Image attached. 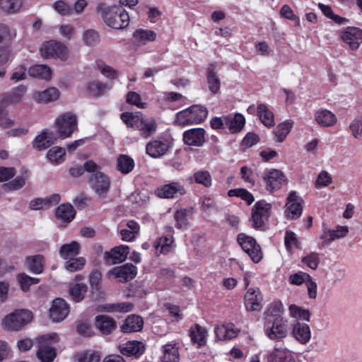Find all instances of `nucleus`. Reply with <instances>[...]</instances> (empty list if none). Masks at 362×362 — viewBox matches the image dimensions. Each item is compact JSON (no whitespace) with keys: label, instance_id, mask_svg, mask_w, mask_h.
Masks as SVG:
<instances>
[{"label":"nucleus","instance_id":"1a4fd4ad","mask_svg":"<svg viewBox=\"0 0 362 362\" xmlns=\"http://www.w3.org/2000/svg\"><path fill=\"white\" fill-rule=\"evenodd\" d=\"M77 117L71 112H66L59 116L55 120L59 137L62 139L70 137L77 129Z\"/></svg>","mask_w":362,"mask_h":362},{"label":"nucleus","instance_id":"e433bc0d","mask_svg":"<svg viewBox=\"0 0 362 362\" xmlns=\"http://www.w3.org/2000/svg\"><path fill=\"white\" fill-rule=\"evenodd\" d=\"M28 74L33 77L49 80L52 76V70L46 65H34L29 68Z\"/></svg>","mask_w":362,"mask_h":362},{"label":"nucleus","instance_id":"dca6fc26","mask_svg":"<svg viewBox=\"0 0 362 362\" xmlns=\"http://www.w3.org/2000/svg\"><path fill=\"white\" fill-rule=\"evenodd\" d=\"M110 274L115 278L119 279L120 281L127 282L133 279L136 276L137 269L132 264L127 263L112 268Z\"/></svg>","mask_w":362,"mask_h":362},{"label":"nucleus","instance_id":"7ed1b4c3","mask_svg":"<svg viewBox=\"0 0 362 362\" xmlns=\"http://www.w3.org/2000/svg\"><path fill=\"white\" fill-rule=\"evenodd\" d=\"M121 119L128 127L139 130L144 138L149 137L156 131L155 120L145 118L141 112H124L121 115Z\"/></svg>","mask_w":362,"mask_h":362},{"label":"nucleus","instance_id":"bf43d9fd","mask_svg":"<svg viewBox=\"0 0 362 362\" xmlns=\"http://www.w3.org/2000/svg\"><path fill=\"white\" fill-rule=\"evenodd\" d=\"M26 178L23 176H18L16 178L3 185L6 190H18L21 189L25 184Z\"/></svg>","mask_w":362,"mask_h":362},{"label":"nucleus","instance_id":"f8f14e48","mask_svg":"<svg viewBox=\"0 0 362 362\" xmlns=\"http://www.w3.org/2000/svg\"><path fill=\"white\" fill-rule=\"evenodd\" d=\"M40 54L43 58H59L65 61L68 58V49L62 42L51 40L41 46Z\"/></svg>","mask_w":362,"mask_h":362},{"label":"nucleus","instance_id":"4d7b16f0","mask_svg":"<svg viewBox=\"0 0 362 362\" xmlns=\"http://www.w3.org/2000/svg\"><path fill=\"white\" fill-rule=\"evenodd\" d=\"M18 281L23 291H27L31 285L37 284L39 282L38 279L30 277L25 274H20L18 276Z\"/></svg>","mask_w":362,"mask_h":362},{"label":"nucleus","instance_id":"c85d7f7f","mask_svg":"<svg viewBox=\"0 0 362 362\" xmlns=\"http://www.w3.org/2000/svg\"><path fill=\"white\" fill-rule=\"evenodd\" d=\"M292 334L294 338L300 344H307L311 337L310 327L304 323L297 322L292 329Z\"/></svg>","mask_w":362,"mask_h":362},{"label":"nucleus","instance_id":"680f3d73","mask_svg":"<svg viewBox=\"0 0 362 362\" xmlns=\"http://www.w3.org/2000/svg\"><path fill=\"white\" fill-rule=\"evenodd\" d=\"M284 241L286 249L288 251H291L293 246H295L297 248L300 247V243L298 242L296 234L292 231L286 232Z\"/></svg>","mask_w":362,"mask_h":362},{"label":"nucleus","instance_id":"69168bd1","mask_svg":"<svg viewBox=\"0 0 362 362\" xmlns=\"http://www.w3.org/2000/svg\"><path fill=\"white\" fill-rule=\"evenodd\" d=\"M310 275L304 272H298L292 274L289 276V282L291 284L300 286L303 283H306V281L309 279Z\"/></svg>","mask_w":362,"mask_h":362},{"label":"nucleus","instance_id":"de8ad7c7","mask_svg":"<svg viewBox=\"0 0 362 362\" xmlns=\"http://www.w3.org/2000/svg\"><path fill=\"white\" fill-rule=\"evenodd\" d=\"M133 37L139 43L145 45L148 42L154 41L156 34L153 30L139 29L134 33Z\"/></svg>","mask_w":362,"mask_h":362},{"label":"nucleus","instance_id":"774afa93","mask_svg":"<svg viewBox=\"0 0 362 362\" xmlns=\"http://www.w3.org/2000/svg\"><path fill=\"white\" fill-rule=\"evenodd\" d=\"M127 102L129 104L134 105L138 107L144 108L146 103L141 102V96L139 93L131 91L128 93L127 96Z\"/></svg>","mask_w":362,"mask_h":362},{"label":"nucleus","instance_id":"20e7f679","mask_svg":"<svg viewBox=\"0 0 362 362\" xmlns=\"http://www.w3.org/2000/svg\"><path fill=\"white\" fill-rule=\"evenodd\" d=\"M16 37V31L15 29H11L4 24L0 25V78H4L6 75V71L4 66L11 58L9 47Z\"/></svg>","mask_w":362,"mask_h":362},{"label":"nucleus","instance_id":"c03bdc74","mask_svg":"<svg viewBox=\"0 0 362 362\" xmlns=\"http://www.w3.org/2000/svg\"><path fill=\"white\" fill-rule=\"evenodd\" d=\"M134 167V160L127 155H120L117 160V169L123 174L131 172Z\"/></svg>","mask_w":362,"mask_h":362},{"label":"nucleus","instance_id":"a19ab883","mask_svg":"<svg viewBox=\"0 0 362 362\" xmlns=\"http://www.w3.org/2000/svg\"><path fill=\"white\" fill-rule=\"evenodd\" d=\"M24 0H0V9L7 13L13 14L18 12Z\"/></svg>","mask_w":362,"mask_h":362},{"label":"nucleus","instance_id":"4c0bfd02","mask_svg":"<svg viewBox=\"0 0 362 362\" xmlns=\"http://www.w3.org/2000/svg\"><path fill=\"white\" fill-rule=\"evenodd\" d=\"M26 263L29 269L35 274H40L44 269V257L40 255L28 257Z\"/></svg>","mask_w":362,"mask_h":362},{"label":"nucleus","instance_id":"6ab92c4d","mask_svg":"<svg viewBox=\"0 0 362 362\" xmlns=\"http://www.w3.org/2000/svg\"><path fill=\"white\" fill-rule=\"evenodd\" d=\"M183 141L188 146H202L205 142V130L202 128H194L185 131L183 134Z\"/></svg>","mask_w":362,"mask_h":362},{"label":"nucleus","instance_id":"6e6552de","mask_svg":"<svg viewBox=\"0 0 362 362\" xmlns=\"http://www.w3.org/2000/svg\"><path fill=\"white\" fill-rule=\"evenodd\" d=\"M33 317L32 313L27 310H17L6 316L3 327L8 331H18L29 323Z\"/></svg>","mask_w":362,"mask_h":362},{"label":"nucleus","instance_id":"cd10ccee","mask_svg":"<svg viewBox=\"0 0 362 362\" xmlns=\"http://www.w3.org/2000/svg\"><path fill=\"white\" fill-rule=\"evenodd\" d=\"M144 321L139 315H129L121 327V331L124 333L139 332L142 329Z\"/></svg>","mask_w":362,"mask_h":362},{"label":"nucleus","instance_id":"4be33fe9","mask_svg":"<svg viewBox=\"0 0 362 362\" xmlns=\"http://www.w3.org/2000/svg\"><path fill=\"white\" fill-rule=\"evenodd\" d=\"M186 193L184 187L178 182H171L163 185L157 189L159 197L171 199Z\"/></svg>","mask_w":362,"mask_h":362},{"label":"nucleus","instance_id":"c756f323","mask_svg":"<svg viewBox=\"0 0 362 362\" xmlns=\"http://www.w3.org/2000/svg\"><path fill=\"white\" fill-rule=\"evenodd\" d=\"M216 65L210 64L206 72V84L213 94H217L221 88V80L215 71Z\"/></svg>","mask_w":362,"mask_h":362},{"label":"nucleus","instance_id":"bb28decb","mask_svg":"<svg viewBox=\"0 0 362 362\" xmlns=\"http://www.w3.org/2000/svg\"><path fill=\"white\" fill-rule=\"evenodd\" d=\"M267 362H296L293 354L286 349L274 348L267 356Z\"/></svg>","mask_w":362,"mask_h":362},{"label":"nucleus","instance_id":"58836bf2","mask_svg":"<svg viewBox=\"0 0 362 362\" xmlns=\"http://www.w3.org/2000/svg\"><path fill=\"white\" fill-rule=\"evenodd\" d=\"M225 120L226 126L228 127L231 133L239 132L245 124V118L240 114H236L233 119L225 117Z\"/></svg>","mask_w":362,"mask_h":362},{"label":"nucleus","instance_id":"412c9836","mask_svg":"<svg viewBox=\"0 0 362 362\" xmlns=\"http://www.w3.org/2000/svg\"><path fill=\"white\" fill-rule=\"evenodd\" d=\"M95 326L103 335H110L117 329V322L111 317L100 315L95 318Z\"/></svg>","mask_w":362,"mask_h":362},{"label":"nucleus","instance_id":"79ce46f5","mask_svg":"<svg viewBox=\"0 0 362 362\" xmlns=\"http://www.w3.org/2000/svg\"><path fill=\"white\" fill-rule=\"evenodd\" d=\"M98 168L99 165H98L94 161L88 160L83 166H75L70 168L69 172L72 177H78L82 175L85 171L89 173L95 172Z\"/></svg>","mask_w":362,"mask_h":362},{"label":"nucleus","instance_id":"72a5a7b5","mask_svg":"<svg viewBox=\"0 0 362 362\" xmlns=\"http://www.w3.org/2000/svg\"><path fill=\"white\" fill-rule=\"evenodd\" d=\"M86 88L91 95L99 97L110 90L112 88V86L98 81H93L87 84Z\"/></svg>","mask_w":362,"mask_h":362},{"label":"nucleus","instance_id":"4468645a","mask_svg":"<svg viewBox=\"0 0 362 362\" xmlns=\"http://www.w3.org/2000/svg\"><path fill=\"white\" fill-rule=\"evenodd\" d=\"M303 204V199L297 195L294 191L291 192L288 198L286 204V216L290 219H296L299 218L302 214Z\"/></svg>","mask_w":362,"mask_h":362},{"label":"nucleus","instance_id":"ea45409f","mask_svg":"<svg viewBox=\"0 0 362 362\" xmlns=\"http://www.w3.org/2000/svg\"><path fill=\"white\" fill-rule=\"evenodd\" d=\"M192 214V209H182L177 210L174 214V218L176 221V228L179 229H186L189 226V222L187 216Z\"/></svg>","mask_w":362,"mask_h":362},{"label":"nucleus","instance_id":"a211bd4d","mask_svg":"<svg viewBox=\"0 0 362 362\" xmlns=\"http://www.w3.org/2000/svg\"><path fill=\"white\" fill-rule=\"evenodd\" d=\"M69 306L62 298H57L49 308V317L54 322L64 320L69 313Z\"/></svg>","mask_w":362,"mask_h":362},{"label":"nucleus","instance_id":"09e8293b","mask_svg":"<svg viewBox=\"0 0 362 362\" xmlns=\"http://www.w3.org/2000/svg\"><path fill=\"white\" fill-rule=\"evenodd\" d=\"M88 291V286L85 284H76L69 290V294L75 302H80L84 298Z\"/></svg>","mask_w":362,"mask_h":362},{"label":"nucleus","instance_id":"b1692460","mask_svg":"<svg viewBox=\"0 0 362 362\" xmlns=\"http://www.w3.org/2000/svg\"><path fill=\"white\" fill-rule=\"evenodd\" d=\"M349 231V230L347 226H337L334 229L325 230L320 236V238L323 240L322 246L325 247L332 241L346 237Z\"/></svg>","mask_w":362,"mask_h":362},{"label":"nucleus","instance_id":"2f4dec72","mask_svg":"<svg viewBox=\"0 0 362 362\" xmlns=\"http://www.w3.org/2000/svg\"><path fill=\"white\" fill-rule=\"evenodd\" d=\"M315 120L322 127H332L337 123V119L334 113L327 110H320L315 112Z\"/></svg>","mask_w":362,"mask_h":362},{"label":"nucleus","instance_id":"ddd939ff","mask_svg":"<svg viewBox=\"0 0 362 362\" xmlns=\"http://www.w3.org/2000/svg\"><path fill=\"white\" fill-rule=\"evenodd\" d=\"M263 180L268 191L273 192L279 189L286 182L283 173L276 169L267 170L264 173Z\"/></svg>","mask_w":362,"mask_h":362},{"label":"nucleus","instance_id":"7c9ffc66","mask_svg":"<svg viewBox=\"0 0 362 362\" xmlns=\"http://www.w3.org/2000/svg\"><path fill=\"white\" fill-rule=\"evenodd\" d=\"M60 93L56 88H49L43 91L35 92L33 99L37 103H48L57 100L59 98Z\"/></svg>","mask_w":362,"mask_h":362},{"label":"nucleus","instance_id":"338daca9","mask_svg":"<svg viewBox=\"0 0 362 362\" xmlns=\"http://www.w3.org/2000/svg\"><path fill=\"white\" fill-rule=\"evenodd\" d=\"M349 128L355 138L361 136L362 135V115L354 119L350 124Z\"/></svg>","mask_w":362,"mask_h":362},{"label":"nucleus","instance_id":"a878e982","mask_svg":"<svg viewBox=\"0 0 362 362\" xmlns=\"http://www.w3.org/2000/svg\"><path fill=\"white\" fill-rule=\"evenodd\" d=\"M120 352L127 356H134L138 357L141 355L145 349L144 344L138 341H129L119 346Z\"/></svg>","mask_w":362,"mask_h":362},{"label":"nucleus","instance_id":"9b49d317","mask_svg":"<svg viewBox=\"0 0 362 362\" xmlns=\"http://www.w3.org/2000/svg\"><path fill=\"white\" fill-rule=\"evenodd\" d=\"M237 240L253 262L258 263L261 261L262 252L260 245L257 243L255 238L244 233H240L237 237Z\"/></svg>","mask_w":362,"mask_h":362},{"label":"nucleus","instance_id":"0eeeda50","mask_svg":"<svg viewBox=\"0 0 362 362\" xmlns=\"http://www.w3.org/2000/svg\"><path fill=\"white\" fill-rule=\"evenodd\" d=\"M272 206L264 200L255 203L252 209V214L250 221L255 229L261 230H266V222L268 221L271 214Z\"/></svg>","mask_w":362,"mask_h":362},{"label":"nucleus","instance_id":"a18cd8bd","mask_svg":"<svg viewBox=\"0 0 362 362\" xmlns=\"http://www.w3.org/2000/svg\"><path fill=\"white\" fill-rule=\"evenodd\" d=\"M284 312V306L281 301H274L269 304L264 313V320H274L282 317L280 314Z\"/></svg>","mask_w":362,"mask_h":362},{"label":"nucleus","instance_id":"3c124183","mask_svg":"<svg viewBox=\"0 0 362 362\" xmlns=\"http://www.w3.org/2000/svg\"><path fill=\"white\" fill-rule=\"evenodd\" d=\"M65 149L59 146L51 148L47 153V158L52 163H58L64 160Z\"/></svg>","mask_w":362,"mask_h":362},{"label":"nucleus","instance_id":"2eb2a0df","mask_svg":"<svg viewBox=\"0 0 362 362\" xmlns=\"http://www.w3.org/2000/svg\"><path fill=\"white\" fill-rule=\"evenodd\" d=\"M26 92L27 87L25 85H19L13 88L10 92L5 93L1 95V106L6 107L9 105L20 103Z\"/></svg>","mask_w":362,"mask_h":362},{"label":"nucleus","instance_id":"8fccbe9b","mask_svg":"<svg viewBox=\"0 0 362 362\" xmlns=\"http://www.w3.org/2000/svg\"><path fill=\"white\" fill-rule=\"evenodd\" d=\"M82 38L83 42L88 47H95L100 42V35L93 29L86 30Z\"/></svg>","mask_w":362,"mask_h":362},{"label":"nucleus","instance_id":"f704fd0d","mask_svg":"<svg viewBox=\"0 0 362 362\" xmlns=\"http://www.w3.org/2000/svg\"><path fill=\"white\" fill-rule=\"evenodd\" d=\"M206 329L198 324H196L190 330L191 339L193 343L198 344V347H201L206 344Z\"/></svg>","mask_w":362,"mask_h":362},{"label":"nucleus","instance_id":"6e6d98bb","mask_svg":"<svg viewBox=\"0 0 362 362\" xmlns=\"http://www.w3.org/2000/svg\"><path fill=\"white\" fill-rule=\"evenodd\" d=\"M163 360L164 362H173L178 357V350L175 346L165 345L163 346Z\"/></svg>","mask_w":362,"mask_h":362},{"label":"nucleus","instance_id":"864d4df0","mask_svg":"<svg viewBox=\"0 0 362 362\" xmlns=\"http://www.w3.org/2000/svg\"><path fill=\"white\" fill-rule=\"evenodd\" d=\"M194 179L198 184L202 185L206 187L211 185V177L209 173L206 170H199L194 174Z\"/></svg>","mask_w":362,"mask_h":362},{"label":"nucleus","instance_id":"c9c22d12","mask_svg":"<svg viewBox=\"0 0 362 362\" xmlns=\"http://www.w3.org/2000/svg\"><path fill=\"white\" fill-rule=\"evenodd\" d=\"M80 245L73 241L69 244L63 245L59 249L60 256L64 259L76 257L79 254Z\"/></svg>","mask_w":362,"mask_h":362},{"label":"nucleus","instance_id":"0e129e2a","mask_svg":"<svg viewBox=\"0 0 362 362\" xmlns=\"http://www.w3.org/2000/svg\"><path fill=\"white\" fill-rule=\"evenodd\" d=\"M102 274L97 270H93L89 276V283L93 290L99 291L100 289Z\"/></svg>","mask_w":362,"mask_h":362},{"label":"nucleus","instance_id":"393cba45","mask_svg":"<svg viewBox=\"0 0 362 362\" xmlns=\"http://www.w3.org/2000/svg\"><path fill=\"white\" fill-rule=\"evenodd\" d=\"M169 148L170 146L167 141L155 140L147 144L146 151L152 158H159L165 155Z\"/></svg>","mask_w":362,"mask_h":362},{"label":"nucleus","instance_id":"603ef678","mask_svg":"<svg viewBox=\"0 0 362 362\" xmlns=\"http://www.w3.org/2000/svg\"><path fill=\"white\" fill-rule=\"evenodd\" d=\"M288 310L291 317L305 321L310 320V313L308 310L303 309L294 304L291 305Z\"/></svg>","mask_w":362,"mask_h":362},{"label":"nucleus","instance_id":"423d86ee","mask_svg":"<svg viewBox=\"0 0 362 362\" xmlns=\"http://www.w3.org/2000/svg\"><path fill=\"white\" fill-rule=\"evenodd\" d=\"M264 320V329L266 336L271 340L280 341L286 338L290 331L287 319L279 317L274 320Z\"/></svg>","mask_w":362,"mask_h":362},{"label":"nucleus","instance_id":"f257e3e1","mask_svg":"<svg viewBox=\"0 0 362 362\" xmlns=\"http://www.w3.org/2000/svg\"><path fill=\"white\" fill-rule=\"evenodd\" d=\"M96 12L104 23L113 29H124L129 23V15L122 6L100 3L96 7Z\"/></svg>","mask_w":362,"mask_h":362},{"label":"nucleus","instance_id":"5fc2aeb1","mask_svg":"<svg viewBox=\"0 0 362 362\" xmlns=\"http://www.w3.org/2000/svg\"><path fill=\"white\" fill-rule=\"evenodd\" d=\"M86 264V259L83 257L71 258L69 259L65 264V268L66 270L74 272L81 269Z\"/></svg>","mask_w":362,"mask_h":362},{"label":"nucleus","instance_id":"37998d69","mask_svg":"<svg viewBox=\"0 0 362 362\" xmlns=\"http://www.w3.org/2000/svg\"><path fill=\"white\" fill-rule=\"evenodd\" d=\"M75 214V210L71 204H61L56 211L57 217L65 222H70Z\"/></svg>","mask_w":362,"mask_h":362},{"label":"nucleus","instance_id":"052dcab7","mask_svg":"<svg viewBox=\"0 0 362 362\" xmlns=\"http://www.w3.org/2000/svg\"><path fill=\"white\" fill-rule=\"evenodd\" d=\"M301 262L312 269H316L320 263L319 255L311 252L302 258Z\"/></svg>","mask_w":362,"mask_h":362},{"label":"nucleus","instance_id":"49530a36","mask_svg":"<svg viewBox=\"0 0 362 362\" xmlns=\"http://www.w3.org/2000/svg\"><path fill=\"white\" fill-rule=\"evenodd\" d=\"M293 124V122L292 120H286L279 124L274 132L276 138V141L282 142L291 132Z\"/></svg>","mask_w":362,"mask_h":362},{"label":"nucleus","instance_id":"39448f33","mask_svg":"<svg viewBox=\"0 0 362 362\" xmlns=\"http://www.w3.org/2000/svg\"><path fill=\"white\" fill-rule=\"evenodd\" d=\"M207 114L206 108L194 105L177 113L175 123L181 127L198 124L206 118Z\"/></svg>","mask_w":362,"mask_h":362},{"label":"nucleus","instance_id":"aec40b11","mask_svg":"<svg viewBox=\"0 0 362 362\" xmlns=\"http://www.w3.org/2000/svg\"><path fill=\"white\" fill-rule=\"evenodd\" d=\"M262 300L263 298L259 288H249L245 295V304L247 310H261Z\"/></svg>","mask_w":362,"mask_h":362},{"label":"nucleus","instance_id":"f3484780","mask_svg":"<svg viewBox=\"0 0 362 362\" xmlns=\"http://www.w3.org/2000/svg\"><path fill=\"white\" fill-rule=\"evenodd\" d=\"M341 39L349 45L352 50H356L362 42V30L356 27H349L342 33Z\"/></svg>","mask_w":362,"mask_h":362},{"label":"nucleus","instance_id":"473e14b6","mask_svg":"<svg viewBox=\"0 0 362 362\" xmlns=\"http://www.w3.org/2000/svg\"><path fill=\"white\" fill-rule=\"evenodd\" d=\"M257 114L260 121L268 127L274 125V113L264 104H260L257 106Z\"/></svg>","mask_w":362,"mask_h":362},{"label":"nucleus","instance_id":"13d9d810","mask_svg":"<svg viewBox=\"0 0 362 362\" xmlns=\"http://www.w3.org/2000/svg\"><path fill=\"white\" fill-rule=\"evenodd\" d=\"M98 67L100 69L101 74L107 78L115 79L119 76L118 71L117 70L110 66L106 65L103 62H98Z\"/></svg>","mask_w":362,"mask_h":362},{"label":"nucleus","instance_id":"f03ea898","mask_svg":"<svg viewBox=\"0 0 362 362\" xmlns=\"http://www.w3.org/2000/svg\"><path fill=\"white\" fill-rule=\"evenodd\" d=\"M59 341L57 333L42 334L35 339L36 356L41 362H52L57 357V349L54 345Z\"/></svg>","mask_w":362,"mask_h":362},{"label":"nucleus","instance_id":"5701e85b","mask_svg":"<svg viewBox=\"0 0 362 362\" xmlns=\"http://www.w3.org/2000/svg\"><path fill=\"white\" fill-rule=\"evenodd\" d=\"M129 252V247L120 245L105 253V259L108 264H115L124 261Z\"/></svg>","mask_w":362,"mask_h":362},{"label":"nucleus","instance_id":"e2e57ef3","mask_svg":"<svg viewBox=\"0 0 362 362\" xmlns=\"http://www.w3.org/2000/svg\"><path fill=\"white\" fill-rule=\"evenodd\" d=\"M4 107L0 105V127L8 129L15 124V121L8 117Z\"/></svg>","mask_w":362,"mask_h":362},{"label":"nucleus","instance_id":"9d476101","mask_svg":"<svg viewBox=\"0 0 362 362\" xmlns=\"http://www.w3.org/2000/svg\"><path fill=\"white\" fill-rule=\"evenodd\" d=\"M100 167L95 172H91L93 174L88 178V184L91 189L95 194L102 199L106 197L107 192L110 187V178L100 172Z\"/></svg>","mask_w":362,"mask_h":362}]
</instances>
